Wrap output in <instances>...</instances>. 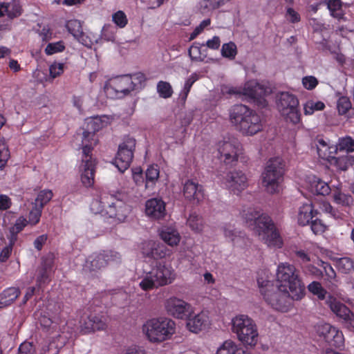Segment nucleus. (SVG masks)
I'll return each instance as SVG.
<instances>
[{"mask_svg":"<svg viewBox=\"0 0 354 354\" xmlns=\"http://www.w3.org/2000/svg\"><path fill=\"white\" fill-rule=\"evenodd\" d=\"M168 254V250L164 245L156 243V247L154 248V251L152 254L153 258L162 259Z\"/></svg>","mask_w":354,"mask_h":354,"instance_id":"69168bd1","label":"nucleus"},{"mask_svg":"<svg viewBox=\"0 0 354 354\" xmlns=\"http://www.w3.org/2000/svg\"><path fill=\"white\" fill-rule=\"evenodd\" d=\"M6 15L10 19L16 18L22 13V8L19 0H12L6 3Z\"/></svg>","mask_w":354,"mask_h":354,"instance_id":"72a5a7b5","label":"nucleus"},{"mask_svg":"<svg viewBox=\"0 0 354 354\" xmlns=\"http://www.w3.org/2000/svg\"><path fill=\"white\" fill-rule=\"evenodd\" d=\"M126 77L129 81V85L130 87H132L131 88V91L141 88L146 81L145 74L140 72L136 73L131 75H126Z\"/></svg>","mask_w":354,"mask_h":354,"instance_id":"2f4dec72","label":"nucleus"},{"mask_svg":"<svg viewBox=\"0 0 354 354\" xmlns=\"http://www.w3.org/2000/svg\"><path fill=\"white\" fill-rule=\"evenodd\" d=\"M317 153L322 159L330 160L335 158L338 148L337 145H329L324 139H318L317 141Z\"/></svg>","mask_w":354,"mask_h":354,"instance_id":"5701e85b","label":"nucleus"},{"mask_svg":"<svg viewBox=\"0 0 354 354\" xmlns=\"http://www.w3.org/2000/svg\"><path fill=\"white\" fill-rule=\"evenodd\" d=\"M318 214L312 203H305L299 207L297 221H322L317 217Z\"/></svg>","mask_w":354,"mask_h":354,"instance_id":"393cba45","label":"nucleus"},{"mask_svg":"<svg viewBox=\"0 0 354 354\" xmlns=\"http://www.w3.org/2000/svg\"><path fill=\"white\" fill-rule=\"evenodd\" d=\"M51 271V262L49 261H44L41 266L37 270V281L39 284L46 283L48 279Z\"/></svg>","mask_w":354,"mask_h":354,"instance_id":"c756f323","label":"nucleus"},{"mask_svg":"<svg viewBox=\"0 0 354 354\" xmlns=\"http://www.w3.org/2000/svg\"><path fill=\"white\" fill-rule=\"evenodd\" d=\"M332 346L339 348L344 344V336L342 331L339 330L337 328L333 327L326 337L324 339Z\"/></svg>","mask_w":354,"mask_h":354,"instance_id":"cd10ccee","label":"nucleus"},{"mask_svg":"<svg viewBox=\"0 0 354 354\" xmlns=\"http://www.w3.org/2000/svg\"><path fill=\"white\" fill-rule=\"evenodd\" d=\"M337 108L339 115L346 114L351 108V102L346 96L340 97L337 103Z\"/></svg>","mask_w":354,"mask_h":354,"instance_id":"a18cd8bd","label":"nucleus"},{"mask_svg":"<svg viewBox=\"0 0 354 354\" xmlns=\"http://www.w3.org/2000/svg\"><path fill=\"white\" fill-rule=\"evenodd\" d=\"M322 209L325 214H328V217L330 218L343 220L342 214L338 210L335 209L328 203H323Z\"/></svg>","mask_w":354,"mask_h":354,"instance_id":"de8ad7c7","label":"nucleus"},{"mask_svg":"<svg viewBox=\"0 0 354 354\" xmlns=\"http://www.w3.org/2000/svg\"><path fill=\"white\" fill-rule=\"evenodd\" d=\"M20 295V290L17 288L11 287L5 290L0 294V308L11 304Z\"/></svg>","mask_w":354,"mask_h":354,"instance_id":"a878e982","label":"nucleus"},{"mask_svg":"<svg viewBox=\"0 0 354 354\" xmlns=\"http://www.w3.org/2000/svg\"><path fill=\"white\" fill-rule=\"evenodd\" d=\"M333 328V326L329 324L320 323L315 326V330L317 335L319 337H322L324 339H325L326 337V335H328L329 332Z\"/></svg>","mask_w":354,"mask_h":354,"instance_id":"13d9d810","label":"nucleus"},{"mask_svg":"<svg viewBox=\"0 0 354 354\" xmlns=\"http://www.w3.org/2000/svg\"><path fill=\"white\" fill-rule=\"evenodd\" d=\"M199 79V76L196 73H192L185 81L183 88L180 93L179 97L181 101L185 102L190 92L193 84Z\"/></svg>","mask_w":354,"mask_h":354,"instance_id":"473e14b6","label":"nucleus"},{"mask_svg":"<svg viewBox=\"0 0 354 354\" xmlns=\"http://www.w3.org/2000/svg\"><path fill=\"white\" fill-rule=\"evenodd\" d=\"M241 214L245 221H272L267 214L251 207L244 209Z\"/></svg>","mask_w":354,"mask_h":354,"instance_id":"b1692460","label":"nucleus"},{"mask_svg":"<svg viewBox=\"0 0 354 354\" xmlns=\"http://www.w3.org/2000/svg\"><path fill=\"white\" fill-rule=\"evenodd\" d=\"M187 327L193 333H198L205 329L209 324V318L206 313L201 312L193 317L188 316Z\"/></svg>","mask_w":354,"mask_h":354,"instance_id":"412c9836","label":"nucleus"},{"mask_svg":"<svg viewBox=\"0 0 354 354\" xmlns=\"http://www.w3.org/2000/svg\"><path fill=\"white\" fill-rule=\"evenodd\" d=\"M66 28L70 33L74 36L78 35L81 32V25L77 20H71L66 24Z\"/></svg>","mask_w":354,"mask_h":354,"instance_id":"e2e57ef3","label":"nucleus"},{"mask_svg":"<svg viewBox=\"0 0 354 354\" xmlns=\"http://www.w3.org/2000/svg\"><path fill=\"white\" fill-rule=\"evenodd\" d=\"M140 250L142 254L147 257H152L156 242L152 240L145 241L140 244Z\"/></svg>","mask_w":354,"mask_h":354,"instance_id":"603ef678","label":"nucleus"},{"mask_svg":"<svg viewBox=\"0 0 354 354\" xmlns=\"http://www.w3.org/2000/svg\"><path fill=\"white\" fill-rule=\"evenodd\" d=\"M284 162L281 158H270L262 173V184L267 193L277 194L281 189L280 184L283 180Z\"/></svg>","mask_w":354,"mask_h":354,"instance_id":"0eeeda50","label":"nucleus"},{"mask_svg":"<svg viewBox=\"0 0 354 354\" xmlns=\"http://www.w3.org/2000/svg\"><path fill=\"white\" fill-rule=\"evenodd\" d=\"M165 308L169 315L178 319L187 318L192 313L191 305L176 297L168 299L165 302Z\"/></svg>","mask_w":354,"mask_h":354,"instance_id":"2eb2a0df","label":"nucleus"},{"mask_svg":"<svg viewBox=\"0 0 354 354\" xmlns=\"http://www.w3.org/2000/svg\"><path fill=\"white\" fill-rule=\"evenodd\" d=\"M44 207L39 204L32 203V209L29 213V221H39Z\"/></svg>","mask_w":354,"mask_h":354,"instance_id":"5fc2aeb1","label":"nucleus"},{"mask_svg":"<svg viewBox=\"0 0 354 354\" xmlns=\"http://www.w3.org/2000/svg\"><path fill=\"white\" fill-rule=\"evenodd\" d=\"M159 174H160V171H159L158 165L149 166L145 172L146 187L148 186V184L149 183L154 184L156 183V181H157V180L158 179Z\"/></svg>","mask_w":354,"mask_h":354,"instance_id":"79ce46f5","label":"nucleus"},{"mask_svg":"<svg viewBox=\"0 0 354 354\" xmlns=\"http://www.w3.org/2000/svg\"><path fill=\"white\" fill-rule=\"evenodd\" d=\"M216 354H250L239 347L233 341L226 340L218 348Z\"/></svg>","mask_w":354,"mask_h":354,"instance_id":"bb28decb","label":"nucleus"},{"mask_svg":"<svg viewBox=\"0 0 354 354\" xmlns=\"http://www.w3.org/2000/svg\"><path fill=\"white\" fill-rule=\"evenodd\" d=\"M226 0H203L201 6L208 10H216L225 5Z\"/></svg>","mask_w":354,"mask_h":354,"instance_id":"8fccbe9b","label":"nucleus"},{"mask_svg":"<svg viewBox=\"0 0 354 354\" xmlns=\"http://www.w3.org/2000/svg\"><path fill=\"white\" fill-rule=\"evenodd\" d=\"M307 288L308 291L316 295L319 299L323 300L326 298L327 291L322 286L319 282L313 281Z\"/></svg>","mask_w":354,"mask_h":354,"instance_id":"4c0bfd02","label":"nucleus"},{"mask_svg":"<svg viewBox=\"0 0 354 354\" xmlns=\"http://www.w3.org/2000/svg\"><path fill=\"white\" fill-rule=\"evenodd\" d=\"M257 283L261 295L269 306L276 310H288L294 300L289 290L260 277L257 279Z\"/></svg>","mask_w":354,"mask_h":354,"instance_id":"7ed1b4c3","label":"nucleus"},{"mask_svg":"<svg viewBox=\"0 0 354 354\" xmlns=\"http://www.w3.org/2000/svg\"><path fill=\"white\" fill-rule=\"evenodd\" d=\"M10 158V151L5 142H0V171L3 170Z\"/></svg>","mask_w":354,"mask_h":354,"instance_id":"09e8293b","label":"nucleus"},{"mask_svg":"<svg viewBox=\"0 0 354 354\" xmlns=\"http://www.w3.org/2000/svg\"><path fill=\"white\" fill-rule=\"evenodd\" d=\"M136 145V139L129 136H125L119 145L114 165L120 172L123 173L130 167L133 158Z\"/></svg>","mask_w":354,"mask_h":354,"instance_id":"9d476101","label":"nucleus"},{"mask_svg":"<svg viewBox=\"0 0 354 354\" xmlns=\"http://www.w3.org/2000/svg\"><path fill=\"white\" fill-rule=\"evenodd\" d=\"M129 84L126 75L118 76L106 82L104 91L109 98H122L131 91Z\"/></svg>","mask_w":354,"mask_h":354,"instance_id":"f8f14e48","label":"nucleus"},{"mask_svg":"<svg viewBox=\"0 0 354 354\" xmlns=\"http://www.w3.org/2000/svg\"><path fill=\"white\" fill-rule=\"evenodd\" d=\"M277 107L286 122L298 124L301 122V113L297 97L289 92H282L277 100Z\"/></svg>","mask_w":354,"mask_h":354,"instance_id":"6e6552de","label":"nucleus"},{"mask_svg":"<svg viewBox=\"0 0 354 354\" xmlns=\"http://www.w3.org/2000/svg\"><path fill=\"white\" fill-rule=\"evenodd\" d=\"M64 64L54 62L50 66L49 71L52 77L55 78L64 73Z\"/></svg>","mask_w":354,"mask_h":354,"instance_id":"052dcab7","label":"nucleus"},{"mask_svg":"<svg viewBox=\"0 0 354 354\" xmlns=\"http://www.w3.org/2000/svg\"><path fill=\"white\" fill-rule=\"evenodd\" d=\"M165 205L161 198H151L145 204L146 214L155 219H161L166 214Z\"/></svg>","mask_w":354,"mask_h":354,"instance_id":"aec40b11","label":"nucleus"},{"mask_svg":"<svg viewBox=\"0 0 354 354\" xmlns=\"http://www.w3.org/2000/svg\"><path fill=\"white\" fill-rule=\"evenodd\" d=\"M175 322L166 317L152 318L142 325V333L152 343H160L171 338L176 329Z\"/></svg>","mask_w":354,"mask_h":354,"instance_id":"39448f33","label":"nucleus"},{"mask_svg":"<svg viewBox=\"0 0 354 354\" xmlns=\"http://www.w3.org/2000/svg\"><path fill=\"white\" fill-rule=\"evenodd\" d=\"M302 84L308 90H313L318 84V80L314 76H306L302 79Z\"/></svg>","mask_w":354,"mask_h":354,"instance_id":"338daca9","label":"nucleus"},{"mask_svg":"<svg viewBox=\"0 0 354 354\" xmlns=\"http://www.w3.org/2000/svg\"><path fill=\"white\" fill-rule=\"evenodd\" d=\"M259 88L262 90L260 88V85L258 83H256L255 86L251 88L249 86L245 87L243 89V94L247 95L251 99L259 100V98H261L262 93V91H261V93L258 92L257 89Z\"/></svg>","mask_w":354,"mask_h":354,"instance_id":"864d4df0","label":"nucleus"},{"mask_svg":"<svg viewBox=\"0 0 354 354\" xmlns=\"http://www.w3.org/2000/svg\"><path fill=\"white\" fill-rule=\"evenodd\" d=\"M53 192L50 189H43L39 192L35 203L44 207L53 198Z\"/></svg>","mask_w":354,"mask_h":354,"instance_id":"37998d69","label":"nucleus"},{"mask_svg":"<svg viewBox=\"0 0 354 354\" xmlns=\"http://www.w3.org/2000/svg\"><path fill=\"white\" fill-rule=\"evenodd\" d=\"M112 21L120 28H124L128 24L127 15L122 10H118L112 15Z\"/></svg>","mask_w":354,"mask_h":354,"instance_id":"c03bdc74","label":"nucleus"},{"mask_svg":"<svg viewBox=\"0 0 354 354\" xmlns=\"http://www.w3.org/2000/svg\"><path fill=\"white\" fill-rule=\"evenodd\" d=\"M210 24L211 20L209 19H204L203 21H202L200 23V24L198 26H196L194 31L191 33L189 40L194 39L198 35H200L203 31V30L207 26L210 25Z\"/></svg>","mask_w":354,"mask_h":354,"instance_id":"bf43d9fd","label":"nucleus"},{"mask_svg":"<svg viewBox=\"0 0 354 354\" xmlns=\"http://www.w3.org/2000/svg\"><path fill=\"white\" fill-rule=\"evenodd\" d=\"M326 302L332 312L342 319L346 328H354V314L344 304L330 295H328Z\"/></svg>","mask_w":354,"mask_h":354,"instance_id":"ddd939ff","label":"nucleus"},{"mask_svg":"<svg viewBox=\"0 0 354 354\" xmlns=\"http://www.w3.org/2000/svg\"><path fill=\"white\" fill-rule=\"evenodd\" d=\"M325 108V104L321 101L315 102L313 100H308L304 104V113L306 115H313L317 111H322Z\"/></svg>","mask_w":354,"mask_h":354,"instance_id":"f704fd0d","label":"nucleus"},{"mask_svg":"<svg viewBox=\"0 0 354 354\" xmlns=\"http://www.w3.org/2000/svg\"><path fill=\"white\" fill-rule=\"evenodd\" d=\"M339 150H346L347 151H354V140L351 137H345L340 138L337 145Z\"/></svg>","mask_w":354,"mask_h":354,"instance_id":"3c124183","label":"nucleus"},{"mask_svg":"<svg viewBox=\"0 0 354 354\" xmlns=\"http://www.w3.org/2000/svg\"><path fill=\"white\" fill-rule=\"evenodd\" d=\"M317 265L322 267L327 276L328 280L335 279L336 277V273L332 266L327 262L322 260H319Z\"/></svg>","mask_w":354,"mask_h":354,"instance_id":"4d7b16f0","label":"nucleus"},{"mask_svg":"<svg viewBox=\"0 0 354 354\" xmlns=\"http://www.w3.org/2000/svg\"><path fill=\"white\" fill-rule=\"evenodd\" d=\"M81 331L88 333L106 328V319L104 315L91 314L80 321Z\"/></svg>","mask_w":354,"mask_h":354,"instance_id":"6ab92c4d","label":"nucleus"},{"mask_svg":"<svg viewBox=\"0 0 354 354\" xmlns=\"http://www.w3.org/2000/svg\"><path fill=\"white\" fill-rule=\"evenodd\" d=\"M66 48L63 41L48 43L45 48L44 52L47 55H52L55 53L63 52Z\"/></svg>","mask_w":354,"mask_h":354,"instance_id":"a19ab883","label":"nucleus"},{"mask_svg":"<svg viewBox=\"0 0 354 354\" xmlns=\"http://www.w3.org/2000/svg\"><path fill=\"white\" fill-rule=\"evenodd\" d=\"M225 184L234 194L238 195L248 187V179L241 171H230L225 177Z\"/></svg>","mask_w":354,"mask_h":354,"instance_id":"f3484780","label":"nucleus"},{"mask_svg":"<svg viewBox=\"0 0 354 354\" xmlns=\"http://www.w3.org/2000/svg\"><path fill=\"white\" fill-rule=\"evenodd\" d=\"M255 234L269 247L280 248L283 240L274 223H252L250 225Z\"/></svg>","mask_w":354,"mask_h":354,"instance_id":"9b49d317","label":"nucleus"},{"mask_svg":"<svg viewBox=\"0 0 354 354\" xmlns=\"http://www.w3.org/2000/svg\"><path fill=\"white\" fill-rule=\"evenodd\" d=\"M183 196L189 203L197 205L204 198L203 185L193 180H187L183 186Z\"/></svg>","mask_w":354,"mask_h":354,"instance_id":"dca6fc26","label":"nucleus"},{"mask_svg":"<svg viewBox=\"0 0 354 354\" xmlns=\"http://www.w3.org/2000/svg\"><path fill=\"white\" fill-rule=\"evenodd\" d=\"M335 159L337 166L342 171L347 170L352 165L351 158L348 156H342Z\"/></svg>","mask_w":354,"mask_h":354,"instance_id":"680f3d73","label":"nucleus"},{"mask_svg":"<svg viewBox=\"0 0 354 354\" xmlns=\"http://www.w3.org/2000/svg\"><path fill=\"white\" fill-rule=\"evenodd\" d=\"M25 226V223H15V225L10 228V236L8 239L11 242V245H14L17 240V234L20 232Z\"/></svg>","mask_w":354,"mask_h":354,"instance_id":"6e6d98bb","label":"nucleus"},{"mask_svg":"<svg viewBox=\"0 0 354 354\" xmlns=\"http://www.w3.org/2000/svg\"><path fill=\"white\" fill-rule=\"evenodd\" d=\"M237 54V48L236 44L230 41L224 44L221 48V55L223 57L230 59H234Z\"/></svg>","mask_w":354,"mask_h":354,"instance_id":"ea45409f","label":"nucleus"},{"mask_svg":"<svg viewBox=\"0 0 354 354\" xmlns=\"http://www.w3.org/2000/svg\"><path fill=\"white\" fill-rule=\"evenodd\" d=\"M334 202L338 205L345 207H349L353 204V197L350 194H346L339 191H336L333 194Z\"/></svg>","mask_w":354,"mask_h":354,"instance_id":"e433bc0d","label":"nucleus"},{"mask_svg":"<svg viewBox=\"0 0 354 354\" xmlns=\"http://www.w3.org/2000/svg\"><path fill=\"white\" fill-rule=\"evenodd\" d=\"M101 127L102 123L98 120H92L88 122L86 129L82 133V155L80 168L82 171L81 181L86 187H91L94 184L97 160L92 151L98 142L95 133Z\"/></svg>","mask_w":354,"mask_h":354,"instance_id":"f257e3e1","label":"nucleus"},{"mask_svg":"<svg viewBox=\"0 0 354 354\" xmlns=\"http://www.w3.org/2000/svg\"><path fill=\"white\" fill-rule=\"evenodd\" d=\"M230 120L235 129L244 136H254L261 131L263 127L260 115L242 104L231 107Z\"/></svg>","mask_w":354,"mask_h":354,"instance_id":"f03ea898","label":"nucleus"},{"mask_svg":"<svg viewBox=\"0 0 354 354\" xmlns=\"http://www.w3.org/2000/svg\"><path fill=\"white\" fill-rule=\"evenodd\" d=\"M174 279L173 270L165 265L159 263L140 282V286L143 290H149L171 283Z\"/></svg>","mask_w":354,"mask_h":354,"instance_id":"1a4fd4ad","label":"nucleus"},{"mask_svg":"<svg viewBox=\"0 0 354 354\" xmlns=\"http://www.w3.org/2000/svg\"><path fill=\"white\" fill-rule=\"evenodd\" d=\"M35 350L30 342L22 343L18 350V354H35Z\"/></svg>","mask_w":354,"mask_h":354,"instance_id":"774afa93","label":"nucleus"},{"mask_svg":"<svg viewBox=\"0 0 354 354\" xmlns=\"http://www.w3.org/2000/svg\"><path fill=\"white\" fill-rule=\"evenodd\" d=\"M337 267L343 273H348L354 268L353 261L348 257L336 259Z\"/></svg>","mask_w":354,"mask_h":354,"instance_id":"58836bf2","label":"nucleus"},{"mask_svg":"<svg viewBox=\"0 0 354 354\" xmlns=\"http://www.w3.org/2000/svg\"><path fill=\"white\" fill-rule=\"evenodd\" d=\"M103 252L106 259H109V263L113 262L118 263L121 262L122 256L119 252L114 250H104Z\"/></svg>","mask_w":354,"mask_h":354,"instance_id":"0e129e2a","label":"nucleus"},{"mask_svg":"<svg viewBox=\"0 0 354 354\" xmlns=\"http://www.w3.org/2000/svg\"><path fill=\"white\" fill-rule=\"evenodd\" d=\"M232 331L245 346L254 347L259 341V333L254 321L246 315H239L232 319Z\"/></svg>","mask_w":354,"mask_h":354,"instance_id":"423d86ee","label":"nucleus"},{"mask_svg":"<svg viewBox=\"0 0 354 354\" xmlns=\"http://www.w3.org/2000/svg\"><path fill=\"white\" fill-rule=\"evenodd\" d=\"M204 44L201 45L199 43L194 42L191 47L189 48L188 53L192 60L193 61H203L206 57L205 54L202 53L201 46Z\"/></svg>","mask_w":354,"mask_h":354,"instance_id":"c9c22d12","label":"nucleus"},{"mask_svg":"<svg viewBox=\"0 0 354 354\" xmlns=\"http://www.w3.org/2000/svg\"><path fill=\"white\" fill-rule=\"evenodd\" d=\"M327 7L330 12V15L338 20L344 19V13L342 10V3L340 0H328Z\"/></svg>","mask_w":354,"mask_h":354,"instance_id":"c85d7f7f","label":"nucleus"},{"mask_svg":"<svg viewBox=\"0 0 354 354\" xmlns=\"http://www.w3.org/2000/svg\"><path fill=\"white\" fill-rule=\"evenodd\" d=\"M109 263V259H106L104 252L94 254L89 257L83 267L84 273L88 277L96 276L97 272L105 268Z\"/></svg>","mask_w":354,"mask_h":354,"instance_id":"a211bd4d","label":"nucleus"},{"mask_svg":"<svg viewBox=\"0 0 354 354\" xmlns=\"http://www.w3.org/2000/svg\"><path fill=\"white\" fill-rule=\"evenodd\" d=\"M299 273V270L288 263H280L276 272L277 285L289 290L290 295L296 301L301 299L305 295V286Z\"/></svg>","mask_w":354,"mask_h":354,"instance_id":"20e7f679","label":"nucleus"},{"mask_svg":"<svg viewBox=\"0 0 354 354\" xmlns=\"http://www.w3.org/2000/svg\"><path fill=\"white\" fill-rule=\"evenodd\" d=\"M313 192L317 195L326 196L330 193L329 185L320 178H315L311 184Z\"/></svg>","mask_w":354,"mask_h":354,"instance_id":"7c9ffc66","label":"nucleus"},{"mask_svg":"<svg viewBox=\"0 0 354 354\" xmlns=\"http://www.w3.org/2000/svg\"><path fill=\"white\" fill-rule=\"evenodd\" d=\"M158 234L164 242L172 247L178 245L181 239L179 232L171 226L162 227L158 230Z\"/></svg>","mask_w":354,"mask_h":354,"instance_id":"4be33fe9","label":"nucleus"},{"mask_svg":"<svg viewBox=\"0 0 354 354\" xmlns=\"http://www.w3.org/2000/svg\"><path fill=\"white\" fill-rule=\"evenodd\" d=\"M157 90L160 96L163 98L170 97L173 93L170 84L167 82L160 81L157 84Z\"/></svg>","mask_w":354,"mask_h":354,"instance_id":"49530a36","label":"nucleus"},{"mask_svg":"<svg viewBox=\"0 0 354 354\" xmlns=\"http://www.w3.org/2000/svg\"><path fill=\"white\" fill-rule=\"evenodd\" d=\"M218 151L225 165H233L238 161L241 145L236 140H224L218 143Z\"/></svg>","mask_w":354,"mask_h":354,"instance_id":"4468645a","label":"nucleus"}]
</instances>
